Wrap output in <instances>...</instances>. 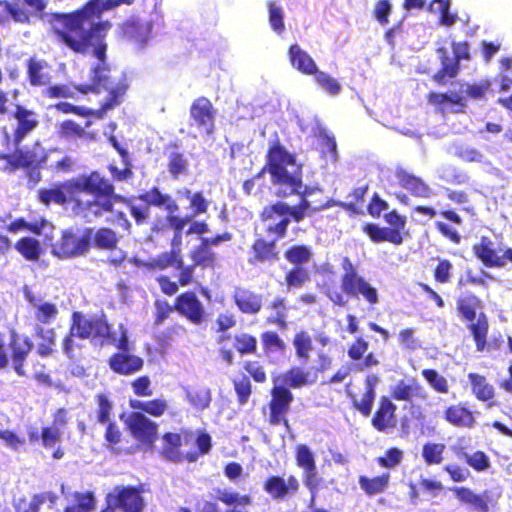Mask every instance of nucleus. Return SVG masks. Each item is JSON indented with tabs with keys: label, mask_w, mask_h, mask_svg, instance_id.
Listing matches in <instances>:
<instances>
[{
	"label": "nucleus",
	"mask_w": 512,
	"mask_h": 512,
	"mask_svg": "<svg viewBox=\"0 0 512 512\" xmlns=\"http://www.w3.org/2000/svg\"><path fill=\"white\" fill-rule=\"evenodd\" d=\"M267 168L271 175L274 193L277 196L287 197L298 194L303 197L301 203L297 206H289L284 202H278L263 210L262 220L274 241L285 235L290 218L299 222L306 216L310 203L305 199V196L312 194L314 190L303 186L301 165L297 163L293 155L281 146L270 149Z\"/></svg>",
	"instance_id": "obj_1"
},
{
	"label": "nucleus",
	"mask_w": 512,
	"mask_h": 512,
	"mask_svg": "<svg viewBox=\"0 0 512 512\" xmlns=\"http://www.w3.org/2000/svg\"><path fill=\"white\" fill-rule=\"evenodd\" d=\"M134 0H91L82 10L71 14H56L52 26L63 41L73 51L91 54L100 62L104 61L106 44L104 38L111 28L106 21L95 23L105 10L121 4L130 5Z\"/></svg>",
	"instance_id": "obj_2"
},
{
	"label": "nucleus",
	"mask_w": 512,
	"mask_h": 512,
	"mask_svg": "<svg viewBox=\"0 0 512 512\" xmlns=\"http://www.w3.org/2000/svg\"><path fill=\"white\" fill-rule=\"evenodd\" d=\"M114 191L113 186L108 180L100 176L99 173L93 172L89 176H79L58 187L51 189H42L39 191V200L45 205L50 203L64 204L68 199L74 200L80 206L82 201L78 198V194L86 193L94 197L93 201H87V213L85 217L90 215L99 217L103 211H112L113 202L108 198Z\"/></svg>",
	"instance_id": "obj_3"
},
{
	"label": "nucleus",
	"mask_w": 512,
	"mask_h": 512,
	"mask_svg": "<svg viewBox=\"0 0 512 512\" xmlns=\"http://www.w3.org/2000/svg\"><path fill=\"white\" fill-rule=\"evenodd\" d=\"M109 332V325L102 317L87 316L80 312L73 313L70 334L64 339L63 347L70 354L74 347V337L81 339H101Z\"/></svg>",
	"instance_id": "obj_4"
},
{
	"label": "nucleus",
	"mask_w": 512,
	"mask_h": 512,
	"mask_svg": "<svg viewBox=\"0 0 512 512\" xmlns=\"http://www.w3.org/2000/svg\"><path fill=\"white\" fill-rule=\"evenodd\" d=\"M106 507L102 512H143L145 500L141 491L133 486L119 485L106 495Z\"/></svg>",
	"instance_id": "obj_5"
},
{
	"label": "nucleus",
	"mask_w": 512,
	"mask_h": 512,
	"mask_svg": "<svg viewBox=\"0 0 512 512\" xmlns=\"http://www.w3.org/2000/svg\"><path fill=\"white\" fill-rule=\"evenodd\" d=\"M91 231L65 230L52 245V254L60 259H70L84 255L90 246Z\"/></svg>",
	"instance_id": "obj_6"
},
{
	"label": "nucleus",
	"mask_w": 512,
	"mask_h": 512,
	"mask_svg": "<svg viewBox=\"0 0 512 512\" xmlns=\"http://www.w3.org/2000/svg\"><path fill=\"white\" fill-rule=\"evenodd\" d=\"M479 306V300L476 297L470 296L459 301L458 310L467 321L471 322L470 329L474 336L477 350L482 351L486 343L488 323L485 315L482 313L477 317V321L473 322L476 319V312Z\"/></svg>",
	"instance_id": "obj_7"
},
{
	"label": "nucleus",
	"mask_w": 512,
	"mask_h": 512,
	"mask_svg": "<svg viewBox=\"0 0 512 512\" xmlns=\"http://www.w3.org/2000/svg\"><path fill=\"white\" fill-rule=\"evenodd\" d=\"M295 460L297 466L303 470L304 485L314 495L320 483L314 453L307 445L298 444L295 449Z\"/></svg>",
	"instance_id": "obj_8"
},
{
	"label": "nucleus",
	"mask_w": 512,
	"mask_h": 512,
	"mask_svg": "<svg viewBox=\"0 0 512 512\" xmlns=\"http://www.w3.org/2000/svg\"><path fill=\"white\" fill-rule=\"evenodd\" d=\"M215 114L212 103L204 97L196 99L190 108L192 125L196 126L200 134L210 135L215 128Z\"/></svg>",
	"instance_id": "obj_9"
},
{
	"label": "nucleus",
	"mask_w": 512,
	"mask_h": 512,
	"mask_svg": "<svg viewBox=\"0 0 512 512\" xmlns=\"http://www.w3.org/2000/svg\"><path fill=\"white\" fill-rule=\"evenodd\" d=\"M477 257L487 266H504L507 261L512 262V249L496 247L495 243L486 237L474 246Z\"/></svg>",
	"instance_id": "obj_10"
},
{
	"label": "nucleus",
	"mask_w": 512,
	"mask_h": 512,
	"mask_svg": "<svg viewBox=\"0 0 512 512\" xmlns=\"http://www.w3.org/2000/svg\"><path fill=\"white\" fill-rule=\"evenodd\" d=\"M438 54L441 59L442 63V69L441 71L436 74L435 79L438 82L444 81V78L447 76L449 78H452L456 76L458 71V64L457 62L462 59H469V46L467 42H454L453 43V53L455 58H450L447 55V51L445 48L440 47L438 48Z\"/></svg>",
	"instance_id": "obj_11"
},
{
	"label": "nucleus",
	"mask_w": 512,
	"mask_h": 512,
	"mask_svg": "<svg viewBox=\"0 0 512 512\" xmlns=\"http://www.w3.org/2000/svg\"><path fill=\"white\" fill-rule=\"evenodd\" d=\"M126 424L138 441L151 446L157 438V425L144 414L132 412L126 419Z\"/></svg>",
	"instance_id": "obj_12"
},
{
	"label": "nucleus",
	"mask_w": 512,
	"mask_h": 512,
	"mask_svg": "<svg viewBox=\"0 0 512 512\" xmlns=\"http://www.w3.org/2000/svg\"><path fill=\"white\" fill-rule=\"evenodd\" d=\"M24 296L29 304L30 313L38 323L45 325L56 320L59 309L55 303L36 296L28 289H25Z\"/></svg>",
	"instance_id": "obj_13"
},
{
	"label": "nucleus",
	"mask_w": 512,
	"mask_h": 512,
	"mask_svg": "<svg viewBox=\"0 0 512 512\" xmlns=\"http://www.w3.org/2000/svg\"><path fill=\"white\" fill-rule=\"evenodd\" d=\"M299 481L295 476L284 479L280 476H271L264 482V490L275 500H283L294 495L299 489Z\"/></svg>",
	"instance_id": "obj_14"
},
{
	"label": "nucleus",
	"mask_w": 512,
	"mask_h": 512,
	"mask_svg": "<svg viewBox=\"0 0 512 512\" xmlns=\"http://www.w3.org/2000/svg\"><path fill=\"white\" fill-rule=\"evenodd\" d=\"M123 35L138 48H143L150 39L152 23L139 18H131L121 27Z\"/></svg>",
	"instance_id": "obj_15"
},
{
	"label": "nucleus",
	"mask_w": 512,
	"mask_h": 512,
	"mask_svg": "<svg viewBox=\"0 0 512 512\" xmlns=\"http://www.w3.org/2000/svg\"><path fill=\"white\" fill-rule=\"evenodd\" d=\"M391 396L397 401H425L428 398V392L420 383L411 379L408 381L402 380L395 384L391 389Z\"/></svg>",
	"instance_id": "obj_16"
},
{
	"label": "nucleus",
	"mask_w": 512,
	"mask_h": 512,
	"mask_svg": "<svg viewBox=\"0 0 512 512\" xmlns=\"http://www.w3.org/2000/svg\"><path fill=\"white\" fill-rule=\"evenodd\" d=\"M176 309L194 324H200L204 319V307L194 293L180 295L177 298Z\"/></svg>",
	"instance_id": "obj_17"
},
{
	"label": "nucleus",
	"mask_w": 512,
	"mask_h": 512,
	"mask_svg": "<svg viewBox=\"0 0 512 512\" xmlns=\"http://www.w3.org/2000/svg\"><path fill=\"white\" fill-rule=\"evenodd\" d=\"M7 229L13 233L28 230L34 234L43 236L45 241L48 242L53 240V234L55 230L53 224L45 219H40L33 222H27L24 219H17L10 223Z\"/></svg>",
	"instance_id": "obj_18"
},
{
	"label": "nucleus",
	"mask_w": 512,
	"mask_h": 512,
	"mask_svg": "<svg viewBox=\"0 0 512 512\" xmlns=\"http://www.w3.org/2000/svg\"><path fill=\"white\" fill-rule=\"evenodd\" d=\"M342 290L350 296L361 295L371 305H375L379 301L377 289L362 277L347 278Z\"/></svg>",
	"instance_id": "obj_19"
},
{
	"label": "nucleus",
	"mask_w": 512,
	"mask_h": 512,
	"mask_svg": "<svg viewBox=\"0 0 512 512\" xmlns=\"http://www.w3.org/2000/svg\"><path fill=\"white\" fill-rule=\"evenodd\" d=\"M17 127L14 131L13 141L18 145L38 125V117L33 111L17 106L15 112Z\"/></svg>",
	"instance_id": "obj_20"
},
{
	"label": "nucleus",
	"mask_w": 512,
	"mask_h": 512,
	"mask_svg": "<svg viewBox=\"0 0 512 512\" xmlns=\"http://www.w3.org/2000/svg\"><path fill=\"white\" fill-rule=\"evenodd\" d=\"M182 445V438L179 434L176 433H167L163 436V448L162 453L166 459L179 462L184 458L189 462L196 461L198 454L197 453H187L184 455L179 448Z\"/></svg>",
	"instance_id": "obj_21"
},
{
	"label": "nucleus",
	"mask_w": 512,
	"mask_h": 512,
	"mask_svg": "<svg viewBox=\"0 0 512 512\" xmlns=\"http://www.w3.org/2000/svg\"><path fill=\"white\" fill-rule=\"evenodd\" d=\"M105 69L98 64L94 68V77L97 80V85H102L105 89H109L111 93V98L105 102L102 106L101 110H98L95 112L97 117H102L103 113H105L107 110L112 109L114 106L118 105L120 103V98L125 92L124 86H117L113 87L109 84L108 78L104 74Z\"/></svg>",
	"instance_id": "obj_22"
},
{
	"label": "nucleus",
	"mask_w": 512,
	"mask_h": 512,
	"mask_svg": "<svg viewBox=\"0 0 512 512\" xmlns=\"http://www.w3.org/2000/svg\"><path fill=\"white\" fill-rule=\"evenodd\" d=\"M185 399L190 406L200 412L208 409L212 401L210 388L205 385H188L184 387Z\"/></svg>",
	"instance_id": "obj_23"
},
{
	"label": "nucleus",
	"mask_w": 512,
	"mask_h": 512,
	"mask_svg": "<svg viewBox=\"0 0 512 512\" xmlns=\"http://www.w3.org/2000/svg\"><path fill=\"white\" fill-rule=\"evenodd\" d=\"M126 352L127 351H122L110 358V367L118 374H133L139 371L143 366V360L140 357L127 354Z\"/></svg>",
	"instance_id": "obj_24"
},
{
	"label": "nucleus",
	"mask_w": 512,
	"mask_h": 512,
	"mask_svg": "<svg viewBox=\"0 0 512 512\" xmlns=\"http://www.w3.org/2000/svg\"><path fill=\"white\" fill-rule=\"evenodd\" d=\"M396 405L387 397H382L380 400V407L376 412L372 423L373 426L379 431H386L396 425Z\"/></svg>",
	"instance_id": "obj_25"
},
{
	"label": "nucleus",
	"mask_w": 512,
	"mask_h": 512,
	"mask_svg": "<svg viewBox=\"0 0 512 512\" xmlns=\"http://www.w3.org/2000/svg\"><path fill=\"white\" fill-rule=\"evenodd\" d=\"M288 57L292 67L297 71L306 75H312L317 72V65L315 61L298 44L290 46L288 50Z\"/></svg>",
	"instance_id": "obj_26"
},
{
	"label": "nucleus",
	"mask_w": 512,
	"mask_h": 512,
	"mask_svg": "<svg viewBox=\"0 0 512 512\" xmlns=\"http://www.w3.org/2000/svg\"><path fill=\"white\" fill-rule=\"evenodd\" d=\"M28 80L32 86H45L51 81L49 64L38 58H31L27 63Z\"/></svg>",
	"instance_id": "obj_27"
},
{
	"label": "nucleus",
	"mask_w": 512,
	"mask_h": 512,
	"mask_svg": "<svg viewBox=\"0 0 512 512\" xmlns=\"http://www.w3.org/2000/svg\"><path fill=\"white\" fill-rule=\"evenodd\" d=\"M216 499L232 507L227 512H246L245 508L252 503V498L249 495H242L232 489L218 490Z\"/></svg>",
	"instance_id": "obj_28"
},
{
	"label": "nucleus",
	"mask_w": 512,
	"mask_h": 512,
	"mask_svg": "<svg viewBox=\"0 0 512 512\" xmlns=\"http://www.w3.org/2000/svg\"><path fill=\"white\" fill-rule=\"evenodd\" d=\"M11 347L13 352L14 370L18 375H24L22 362L29 354L32 348V343L27 337L13 334Z\"/></svg>",
	"instance_id": "obj_29"
},
{
	"label": "nucleus",
	"mask_w": 512,
	"mask_h": 512,
	"mask_svg": "<svg viewBox=\"0 0 512 512\" xmlns=\"http://www.w3.org/2000/svg\"><path fill=\"white\" fill-rule=\"evenodd\" d=\"M397 179L400 185L419 197H430L431 189L420 179L404 170L397 171Z\"/></svg>",
	"instance_id": "obj_30"
},
{
	"label": "nucleus",
	"mask_w": 512,
	"mask_h": 512,
	"mask_svg": "<svg viewBox=\"0 0 512 512\" xmlns=\"http://www.w3.org/2000/svg\"><path fill=\"white\" fill-rule=\"evenodd\" d=\"M95 507L96 500L92 492H74L64 512H92Z\"/></svg>",
	"instance_id": "obj_31"
},
{
	"label": "nucleus",
	"mask_w": 512,
	"mask_h": 512,
	"mask_svg": "<svg viewBox=\"0 0 512 512\" xmlns=\"http://www.w3.org/2000/svg\"><path fill=\"white\" fill-rule=\"evenodd\" d=\"M450 490L455 493L462 503L470 505L474 510L479 512L488 511L489 507L483 495H478L466 487H453Z\"/></svg>",
	"instance_id": "obj_32"
},
{
	"label": "nucleus",
	"mask_w": 512,
	"mask_h": 512,
	"mask_svg": "<svg viewBox=\"0 0 512 512\" xmlns=\"http://www.w3.org/2000/svg\"><path fill=\"white\" fill-rule=\"evenodd\" d=\"M445 419L452 425L471 428L475 419L473 413L460 405H452L445 412Z\"/></svg>",
	"instance_id": "obj_33"
},
{
	"label": "nucleus",
	"mask_w": 512,
	"mask_h": 512,
	"mask_svg": "<svg viewBox=\"0 0 512 512\" xmlns=\"http://www.w3.org/2000/svg\"><path fill=\"white\" fill-rule=\"evenodd\" d=\"M390 474L384 473L380 476L369 478L367 476H360L358 483L360 488L368 495L373 496L383 493L389 485Z\"/></svg>",
	"instance_id": "obj_34"
},
{
	"label": "nucleus",
	"mask_w": 512,
	"mask_h": 512,
	"mask_svg": "<svg viewBox=\"0 0 512 512\" xmlns=\"http://www.w3.org/2000/svg\"><path fill=\"white\" fill-rule=\"evenodd\" d=\"M149 205L164 208L168 213L173 214L178 211V205L168 194H162L158 189H152L140 197Z\"/></svg>",
	"instance_id": "obj_35"
},
{
	"label": "nucleus",
	"mask_w": 512,
	"mask_h": 512,
	"mask_svg": "<svg viewBox=\"0 0 512 512\" xmlns=\"http://www.w3.org/2000/svg\"><path fill=\"white\" fill-rule=\"evenodd\" d=\"M234 297L238 308L244 313H257L262 306L261 298L247 290H237Z\"/></svg>",
	"instance_id": "obj_36"
},
{
	"label": "nucleus",
	"mask_w": 512,
	"mask_h": 512,
	"mask_svg": "<svg viewBox=\"0 0 512 512\" xmlns=\"http://www.w3.org/2000/svg\"><path fill=\"white\" fill-rule=\"evenodd\" d=\"M277 381L278 380L275 381V386L272 390L271 411L273 412V416L276 414H284L292 401L291 392L285 387L278 385Z\"/></svg>",
	"instance_id": "obj_37"
},
{
	"label": "nucleus",
	"mask_w": 512,
	"mask_h": 512,
	"mask_svg": "<svg viewBox=\"0 0 512 512\" xmlns=\"http://www.w3.org/2000/svg\"><path fill=\"white\" fill-rule=\"evenodd\" d=\"M365 232L373 241L376 242L388 241L393 244L399 245L403 241V238L399 231L389 228H380L376 225L371 224L365 227Z\"/></svg>",
	"instance_id": "obj_38"
},
{
	"label": "nucleus",
	"mask_w": 512,
	"mask_h": 512,
	"mask_svg": "<svg viewBox=\"0 0 512 512\" xmlns=\"http://www.w3.org/2000/svg\"><path fill=\"white\" fill-rule=\"evenodd\" d=\"M16 250L27 260L37 261L43 248L38 240L32 237H23L15 245Z\"/></svg>",
	"instance_id": "obj_39"
},
{
	"label": "nucleus",
	"mask_w": 512,
	"mask_h": 512,
	"mask_svg": "<svg viewBox=\"0 0 512 512\" xmlns=\"http://www.w3.org/2000/svg\"><path fill=\"white\" fill-rule=\"evenodd\" d=\"M473 394L480 401H488L494 396V388L489 384L484 376L470 373L468 375Z\"/></svg>",
	"instance_id": "obj_40"
},
{
	"label": "nucleus",
	"mask_w": 512,
	"mask_h": 512,
	"mask_svg": "<svg viewBox=\"0 0 512 512\" xmlns=\"http://www.w3.org/2000/svg\"><path fill=\"white\" fill-rule=\"evenodd\" d=\"M46 500L54 502V496L50 493H43L29 498H19L16 500L15 507L17 512H37L39 506Z\"/></svg>",
	"instance_id": "obj_41"
},
{
	"label": "nucleus",
	"mask_w": 512,
	"mask_h": 512,
	"mask_svg": "<svg viewBox=\"0 0 512 512\" xmlns=\"http://www.w3.org/2000/svg\"><path fill=\"white\" fill-rule=\"evenodd\" d=\"M179 196H184L190 201V208L192 210V219L199 214L205 213L208 209L209 202L203 197L200 192L191 193L190 190L184 188L178 191Z\"/></svg>",
	"instance_id": "obj_42"
},
{
	"label": "nucleus",
	"mask_w": 512,
	"mask_h": 512,
	"mask_svg": "<svg viewBox=\"0 0 512 512\" xmlns=\"http://www.w3.org/2000/svg\"><path fill=\"white\" fill-rule=\"evenodd\" d=\"M130 407L137 410H142L152 416L159 417L163 415L165 410L167 409V403L165 400H151L147 402H143L140 400L132 399L129 402Z\"/></svg>",
	"instance_id": "obj_43"
},
{
	"label": "nucleus",
	"mask_w": 512,
	"mask_h": 512,
	"mask_svg": "<svg viewBox=\"0 0 512 512\" xmlns=\"http://www.w3.org/2000/svg\"><path fill=\"white\" fill-rule=\"evenodd\" d=\"M293 346L298 358L308 360L313 349L312 338L306 331L297 332L293 339Z\"/></svg>",
	"instance_id": "obj_44"
},
{
	"label": "nucleus",
	"mask_w": 512,
	"mask_h": 512,
	"mask_svg": "<svg viewBox=\"0 0 512 512\" xmlns=\"http://www.w3.org/2000/svg\"><path fill=\"white\" fill-rule=\"evenodd\" d=\"M102 339H106L110 344L122 351H129L131 349L128 343L127 330L122 324L114 330L109 326V332L104 334Z\"/></svg>",
	"instance_id": "obj_45"
},
{
	"label": "nucleus",
	"mask_w": 512,
	"mask_h": 512,
	"mask_svg": "<svg viewBox=\"0 0 512 512\" xmlns=\"http://www.w3.org/2000/svg\"><path fill=\"white\" fill-rule=\"evenodd\" d=\"M446 447L442 443H426L422 448V457L428 465L440 464Z\"/></svg>",
	"instance_id": "obj_46"
},
{
	"label": "nucleus",
	"mask_w": 512,
	"mask_h": 512,
	"mask_svg": "<svg viewBox=\"0 0 512 512\" xmlns=\"http://www.w3.org/2000/svg\"><path fill=\"white\" fill-rule=\"evenodd\" d=\"M77 92L87 93V89L69 85H54L48 87L45 94L49 98H74Z\"/></svg>",
	"instance_id": "obj_47"
},
{
	"label": "nucleus",
	"mask_w": 512,
	"mask_h": 512,
	"mask_svg": "<svg viewBox=\"0 0 512 512\" xmlns=\"http://www.w3.org/2000/svg\"><path fill=\"white\" fill-rule=\"evenodd\" d=\"M309 375V372L296 367L283 376V382L290 387L299 388L313 382L309 380Z\"/></svg>",
	"instance_id": "obj_48"
},
{
	"label": "nucleus",
	"mask_w": 512,
	"mask_h": 512,
	"mask_svg": "<svg viewBox=\"0 0 512 512\" xmlns=\"http://www.w3.org/2000/svg\"><path fill=\"white\" fill-rule=\"evenodd\" d=\"M422 375L429 385L439 393H447L449 385L447 380L440 375L436 370L424 369Z\"/></svg>",
	"instance_id": "obj_49"
},
{
	"label": "nucleus",
	"mask_w": 512,
	"mask_h": 512,
	"mask_svg": "<svg viewBox=\"0 0 512 512\" xmlns=\"http://www.w3.org/2000/svg\"><path fill=\"white\" fill-rule=\"evenodd\" d=\"M94 242L99 248L112 249L117 244V237L111 229L101 228L95 233Z\"/></svg>",
	"instance_id": "obj_50"
},
{
	"label": "nucleus",
	"mask_w": 512,
	"mask_h": 512,
	"mask_svg": "<svg viewBox=\"0 0 512 512\" xmlns=\"http://www.w3.org/2000/svg\"><path fill=\"white\" fill-rule=\"evenodd\" d=\"M149 265L160 269L176 265L177 268L182 269V260L181 257L177 255V251H170L159 255L157 258L153 259Z\"/></svg>",
	"instance_id": "obj_51"
},
{
	"label": "nucleus",
	"mask_w": 512,
	"mask_h": 512,
	"mask_svg": "<svg viewBox=\"0 0 512 512\" xmlns=\"http://www.w3.org/2000/svg\"><path fill=\"white\" fill-rule=\"evenodd\" d=\"M315 81L317 84L331 95H336L340 92L341 86L338 81L326 74L325 72L318 71L314 73Z\"/></svg>",
	"instance_id": "obj_52"
},
{
	"label": "nucleus",
	"mask_w": 512,
	"mask_h": 512,
	"mask_svg": "<svg viewBox=\"0 0 512 512\" xmlns=\"http://www.w3.org/2000/svg\"><path fill=\"white\" fill-rule=\"evenodd\" d=\"M191 258L196 265L205 267L212 266L215 261V255L211 249L202 244L191 252Z\"/></svg>",
	"instance_id": "obj_53"
},
{
	"label": "nucleus",
	"mask_w": 512,
	"mask_h": 512,
	"mask_svg": "<svg viewBox=\"0 0 512 512\" xmlns=\"http://www.w3.org/2000/svg\"><path fill=\"white\" fill-rule=\"evenodd\" d=\"M311 250L306 246H293L285 253L286 259L293 264L306 263L311 258Z\"/></svg>",
	"instance_id": "obj_54"
},
{
	"label": "nucleus",
	"mask_w": 512,
	"mask_h": 512,
	"mask_svg": "<svg viewBox=\"0 0 512 512\" xmlns=\"http://www.w3.org/2000/svg\"><path fill=\"white\" fill-rule=\"evenodd\" d=\"M168 168L171 175L177 177L178 175L186 172L187 160L180 153H171L169 156Z\"/></svg>",
	"instance_id": "obj_55"
},
{
	"label": "nucleus",
	"mask_w": 512,
	"mask_h": 512,
	"mask_svg": "<svg viewBox=\"0 0 512 512\" xmlns=\"http://www.w3.org/2000/svg\"><path fill=\"white\" fill-rule=\"evenodd\" d=\"M269 22L276 33L281 34L284 31L283 11L273 3L269 5Z\"/></svg>",
	"instance_id": "obj_56"
},
{
	"label": "nucleus",
	"mask_w": 512,
	"mask_h": 512,
	"mask_svg": "<svg viewBox=\"0 0 512 512\" xmlns=\"http://www.w3.org/2000/svg\"><path fill=\"white\" fill-rule=\"evenodd\" d=\"M466 462L477 471H484L489 467V458L481 451L465 454Z\"/></svg>",
	"instance_id": "obj_57"
},
{
	"label": "nucleus",
	"mask_w": 512,
	"mask_h": 512,
	"mask_svg": "<svg viewBox=\"0 0 512 512\" xmlns=\"http://www.w3.org/2000/svg\"><path fill=\"white\" fill-rule=\"evenodd\" d=\"M59 133L65 138L82 137L85 134L84 129L77 123L67 120L59 125Z\"/></svg>",
	"instance_id": "obj_58"
},
{
	"label": "nucleus",
	"mask_w": 512,
	"mask_h": 512,
	"mask_svg": "<svg viewBox=\"0 0 512 512\" xmlns=\"http://www.w3.org/2000/svg\"><path fill=\"white\" fill-rule=\"evenodd\" d=\"M308 279L309 275L307 270L299 267L291 270L286 276V282L289 288L301 287Z\"/></svg>",
	"instance_id": "obj_59"
},
{
	"label": "nucleus",
	"mask_w": 512,
	"mask_h": 512,
	"mask_svg": "<svg viewBox=\"0 0 512 512\" xmlns=\"http://www.w3.org/2000/svg\"><path fill=\"white\" fill-rule=\"evenodd\" d=\"M61 429L52 425L51 427L44 428L42 431V442L45 447H54L61 439Z\"/></svg>",
	"instance_id": "obj_60"
},
{
	"label": "nucleus",
	"mask_w": 512,
	"mask_h": 512,
	"mask_svg": "<svg viewBox=\"0 0 512 512\" xmlns=\"http://www.w3.org/2000/svg\"><path fill=\"white\" fill-rule=\"evenodd\" d=\"M403 457V452L397 448L389 449L383 457L378 459L381 466L387 468H394L397 466Z\"/></svg>",
	"instance_id": "obj_61"
},
{
	"label": "nucleus",
	"mask_w": 512,
	"mask_h": 512,
	"mask_svg": "<svg viewBox=\"0 0 512 512\" xmlns=\"http://www.w3.org/2000/svg\"><path fill=\"white\" fill-rule=\"evenodd\" d=\"M256 343V339L248 334H241L235 338V347L240 353L254 352Z\"/></svg>",
	"instance_id": "obj_62"
},
{
	"label": "nucleus",
	"mask_w": 512,
	"mask_h": 512,
	"mask_svg": "<svg viewBox=\"0 0 512 512\" xmlns=\"http://www.w3.org/2000/svg\"><path fill=\"white\" fill-rule=\"evenodd\" d=\"M374 399L375 392L365 390L360 399L354 398V405L362 414L368 416L371 412Z\"/></svg>",
	"instance_id": "obj_63"
},
{
	"label": "nucleus",
	"mask_w": 512,
	"mask_h": 512,
	"mask_svg": "<svg viewBox=\"0 0 512 512\" xmlns=\"http://www.w3.org/2000/svg\"><path fill=\"white\" fill-rule=\"evenodd\" d=\"M265 347L271 351H283L285 349L284 341L275 332H266L262 336Z\"/></svg>",
	"instance_id": "obj_64"
}]
</instances>
